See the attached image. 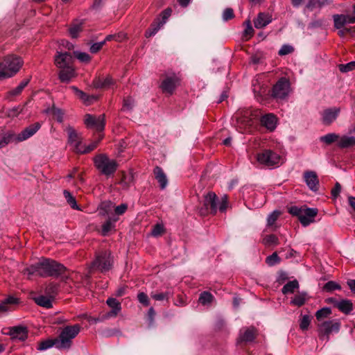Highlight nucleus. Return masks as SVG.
Instances as JSON below:
<instances>
[{
  "label": "nucleus",
  "mask_w": 355,
  "mask_h": 355,
  "mask_svg": "<svg viewBox=\"0 0 355 355\" xmlns=\"http://www.w3.org/2000/svg\"><path fill=\"white\" fill-rule=\"evenodd\" d=\"M304 207H299L297 206H291L288 208V213L293 216H297L300 220V216Z\"/></svg>",
  "instance_id": "obj_56"
},
{
  "label": "nucleus",
  "mask_w": 355,
  "mask_h": 355,
  "mask_svg": "<svg viewBox=\"0 0 355 355\" xmlns=\"http://www.w3.org/2000/svg\"><path fill=\"white\" fill-rule=\"evenodd\" d=\"M162 26L159 22L154 23L151 25L150 28L146 31L145 35L146 37H150L155 35Z\"/></svg>",
  "instance_id": "obj_46"
},
{
  "label": "nucleus",
  "mask_w": 355,
  "mask_h": 355,
  "mask_svg": "<svg viewBox=\"0 0 355 355\" xmlns=\"http://www.w3.org/2000/svg\"><path fill=\"white\" fill-rule=\"evenodd\" d=\"M67 271V269L63 264L53 259L42 257L37 262L26 268L23 273L27 275L28 278L31 275L42 277H60L62 281L66 282L69 278Z\"/></svg>",
  "instance_id": "obj_1"
},
{
  "label": "nucleus",
  "mask_w": 355,
  "mask_h": 355,
  "mask_svg": "<svg viewBox=\"0 0 355 355\" xmlns=\"http://www.w3.org/2000/svg\"><path fill=\"white\" fill-rule=\"evenodd\" d=\"M80 331V326L78 324L64 327L56 338V348L69 349L71 347L72 340L78 336Z\"/></svg>",
  "instance_id": "obj_3"
},
{
  "label": "nucleus",
  "mask_w": 355,
  "mask_h": 355,
  "mask_svg": "<svg viewBox=\"0 0 355 355\" xmlns=\"http://www.w3.org/2000/svg\"><path fill=\"white\" fill-rule=\"evenodd\" d=\"M340 322L338 320H328L318 325L319 336L321 339L329 340L330 334L339 331Z\"/></svg>",
  "instance_id": "obj_8"
},
{
  "label": "nucleus",
  "mask_w": 355,
  "mask_h": 355,
  "mask_svg": "<svg viewBox=\"0 0 355 355\" xmlns=\"http://www.w3.org/2000/svg\"><path fill=\"white\" fill-rule=\"evenodd\" d=\"M115 220L112 221L110 218H109L103 225L101 234L103 236H106L111 231V230L114 227V223Z\"/></svg>",
  "instance_id": "obj_45"
},
{
  "label": "nucleus",
  "mask_w": 355,
  "mask_h": 355,
  "mask_svg": "<svg viewBox=\"0 0 355 355\" xmlns=\"http://www.w3.org/2000/svg\"><path fill=\"white\" fill-rule=\"evenodd\" d=\"M111 311L107 313L108 317H116L121 310V303L115 298L110 297L106 301Z\"/></svg>",
  "instance_id": "obj_23"
},
{
  "label": "nucleus",
  "mask_w": 355,
  "mask_h": 355,
  "mask_svg": "<svg viewBox=\"0 0 355 355\" xmlns=\"http://www.w3.org/2000/svg\"><path fill=\"white\" fill-rule=\"evenodd\" d=\"M55 64L58 68H64L73 66V56L70 53L59 52L55 56Z\"/></svg>",
  "instance_id": "obj_14"
},
{
  "label": "nucleus",
  "mask_w": 355,
  "mask_h": 355,
  "mask_svg": "<svg viewBox=\"0 0 355 355\" xmlns=\"http://www.w3.org/2000/svg\"><path fill=\"white\" fill-rule=\"evenodd\" d=\"M23 64V60L19 56L8 55L0 58V80L10 78L15 75Z\"/></svg>",
  "instance_id": "obj_2"
},
{
  "label": "nucleus",
  "mask_w": 355,
  "mask_h": 355,
  "mask_svg": "<svg viewBox=\"0 0 355 355\" xmlns=\"http://www.w3.org/2000/svg\"><path fill=\"white\" fill-rule=\"evenodd\" d=\"M266 262L268 266H272L279 263L280 262V259L277 252H274L266 258Z\"/></svg>",
  "instance_id": "obj_50"
},
{
  "label": "nucleus",
  "mask_w": 355,
  "mask_h": 355,
  "mask_svg": "<svg viewBox=\"0 0 355 355\" xmlns=\"http://www.w3.org/2000/svg\"><path fill=\"white\" fill-rule=\"evenodd\" d=\"M336 308L345 314H349L353 310V304L349 300H341L336 304Z\"/></svg>",
  "instance_id": "obj_30"
},
{
  "label": "nucleus",
  "mask_w": 355,
  "mask_h": 355,
  "mask_svg": "<svg viewBox=\"0 0 355 355\" xmlns=\"http://www.w3.org/2000/svg\"><path fill=\"white\" fill-rule=\"evenodd\" d=\"M307 300V295L306 293H300L294 296L291 300V304L297 306L298 307L304 305Z\"/></svg>",
  "instance_id": "obj_31"
},
{
  "label": "nucleus",
  "mask_w": 355,
  "mask_h": 355,
  "mask_svg": "<svg viewBox=\"0 0 355 355\" xmlns=\"http://www.w3.org/2000/svg\"><path fill=\"white\" fill-rule=\"evenodd\" d=\"M74 54L80 62H89L91 60L90 55L87 53L76 51Z\"/></svg>",
  "instance_id": "obj_58"
},
{
  "label": "nucleus",
  "mask_w": 355,
  "mask_h": 355,
  "mask_svg": "<svg viewBox=\"0 0 355 355\" xmlns=\"http://www.w3.org/2000/svg\"><path fill=\"white\" fill-rule=\"evenodd\" d=\"M180 78L175 73H166L162 80L160 88L163 93L172 95L180 85Z\"/></svg>",
  "instance_id": "obj_6"
},
{
  "label": "nucleus",
  "mask_w": 355,
  "mask_h": 355,
  "mask_svg": "<svg viewBox=\"0 0 355 355\" xmlns=\"http://www.w3.org/2000/svg\"><path fill=\"white\" fill-rule=\"evenodd\" d=\"M340 108L332 107L324 110L322 113V122L324 125H329L331 124L340 113Z\"/></svg>",
  "instance_id": "obj_18"
},
{
  "label": "nucleus",
  "mask_w": 355,
  "mask_h": 355,
  "mask_svg": "<svg viewBox=\"0 0 355 355\" xmlns=\"http://www.w3.org/2000/svg\"><path fill=\"white\" fill-rule=\"evenodd\" d=\"M244 24L245 25V28L243 31V36L250 38L254 33V29L252 26L251 21L250 20H247L245 21Z\"/></svg>",
  "instance_id": "obj_53"
},
{
  "label": "nucleus",
  "mask_w": 355,
  "mask_h": 355,
  "mask_svg": "<svg viewBox=\"0 0 355 355\" xmlns=\"http://www.w3.org/2000/svg\"><path fill=\"white\" fill-rule=\"evenodd\" d=\"M51 112H52L53 115L55 116V118L58 122L62 123L63 121L64 112H62V110L61 109L57 108V107H53Z\"/></svg>",
  "instance_id": "obj_55"
},
{
  "label": "nucleus",
  "mask_w": 355,
  "mask_h": 355,
  "mask_svg": "<svg viewBox=\"0 0 355 355\" xmlns=\"http://www.w3.org/2000/svg\"><path fill=\"white\" fill-rule=\"evenodd\" d=\"M6 334L13 340L24 341L28 338V330L26 326L19 325L9 327Z\"/></svg>",
  "instance_id": "obj_13"
},
{
  "label": "nucleus",
  "mask_w": 355,
  "mask_h": 355,
  "mask_svg": "<svg viewBox=\"0 0 355 355\" xmlns=\"http://www.w3.org/2000/svg\"><path fill=\"white\" fill-rule=\"evenodd\" d=\"M340 286L333 281L327 282L323 287V289L328 292L333 291L334 290H340Z\"/></svg>",
  "instance_id": "obj_52"
},
{
  "label": "nucleus",
  "mask_w": 355,
  "mask_h": 355,
  "mask_svg": "<svg viewBox=\"0 0 355 355\" xmlns=\"http://www.w3.org/2000/svg\"><path fill=\"white\" fill-rule=\"evenodd\" d=\"M311 322V318L309 315H304L302 316L300 322V327L302 330L305 331L307 330Z\"/></svg>",
  "instance_id": "obj_54"
},
{
  "label": "nucleus",
  "mask_w": 355,
  "mask_h": 355,
  "mask_svg": "<svg viewBox=\"0 0 355 355\" xmlns=\"http://www.w3.org/2000/svg\"><path fill=\"white\" fill-rule=\"evenodd\" d=\"M101 138L102 137H100L97 141L92 142V144H90L88 146H83L82 144L78 153L84 154V153H87L91 152L92 150H93L94 149H95L96 148V146H97L98 142L100 141V140L101 139Z\"/></svg>",
  "instance_id": "obj_43"
},
{
  "label": "nucleus",
  "mask_w": 355,
  "mask_h": 355,
  "mask_svg": "<svg viewBox=\"0 0 355 355\" xmlns=\"http://www.w3.org/2000/svg\"><path fill=\"white\" fill-rule=\"evenodd\" d=\"M299 288V283L297 280H293L288 282L287 284H286L282 289V291L283 294L286 295L288 293H294L295 290Z\"/></svg>",
  "instance_id": "obj_33"
},
{
  "label": "nucleus",
  "mask_w": 355,
  "mask_h": 355,
  "mask_svg": "<svg viewBox=\"0 0 355 355\" xmlns=\"http://www.w3.org/2000/svg\"><path fill=\"white\" fill-rule=\"evenodd\" d=\"M331 313V310L329 307H324L315 313V317L318 320H321L323 318H327Z\"/></svg>",
  "instance_id": "obj_44"
},
{
  "label": "nucleus",
  "mask_w": 355,
  "mask_h": 355,
  "mask_svg": "<svg viewBox=\"0 0 355 355\" xmlns=\"http://www.w3.org/2000/svg\"><path fill=\"white\" fill-rule=\"evenodd\" d=\"M70 89L74 92V94L83 101L84 103L89 105L93 101L96 100V98L94 96H89L83 92L82 90L79 89L76 86H71Z\"/></svg>",
  "instance_id": "obj_27"
},
{
  "label": "nucleus",
  "mask_w": 355,
  "mask_h": 355,
  "mask_svg": "<svg viewBox=\"0 0 355 355\" xmlns=\"http://www.w3.org/2000/svg\"><path fill=\"white\" fill-rule=\"evenodd\" d=\"M214 300V296L207 291L202 292L199 297L198 301L202 305H207L211 304Z\"/></svg>",
  "instance_id": "obj_42"
},
{
  "label": "nucleus",
  "mask_w": 355,
  "mask_h": 355,
  "mask_svg": "<svg viewBox=\"0 0 355 355\" xmlns=\"http://www.w3.org/2000/svg\"><path fill=\"white\" fill-rule=\"evenodd\" d=\"M154 175L155 179L159 184L160 189H164L168 184V179L162 168L159 166H156L154 168Z\"/></svg>",
  "instance_id": "obj_25"
},
{
  "label": "nucleus",
  "mask_w": 355,
  "mask_h": 355,
  "mask_svg": "<svg viewBox=\"0 0 355 355\" xmlns=\"http://www.w3.org/2000/svg\"><path fill=\"white\" fill-rule=\"evenodd\" d=\"M19 303V299L13 296H9L0 302V313L11 311V306Z\"/></svg>",
  "instance_id": "obj_24"
},
{
  "label": "nucleus",
  "mask_w": 355,
  "mask_h": 355,
  "mask_svg": "<svg viewBox=\"0 0 355 355\" xmlns=\"http://www.w3.org/2000/svg\"><path fill=\"white\" fill-rule=\"evenodd\" d=\"M35 302L37 305L44 308L49 309L52 307V299L44 295H40L35 297Z\"/></svg>",
  "instance_id": "obj_32"
},
{
  "label": "nucleus",
  "mask_w": 355,
  "mask_h": 355,
  "mask_svg": "<svg viewBox=\"0 0 355 355\" xmlns=\"http://www.w3.org/2000/svg\"><path fill=\"white\" fill-rule=\"evenodd\" d=\"M113 204L111 201H103L98 206L99 214L105 216L108 214L113 208Z\"/></svg>",
  "instance_id": "obj_34"
},
{
  "label": "nucleus",
  "mask_w": 355,
  "mask_h": 355,
  "mask_svg": "<svg viewBox=\"0 0 355 355\" xmlns=\"http://www.w3.org/2000/svg\"><path fill=\"white\" fill-rule=\"evenodd\" d=\"M334 25L336 29H341L346 25L344 15L336 14L333 15Z\"/></svg>",
  "instance_id": "obj_41"
},
{
  "label": "nucleus",
  "mask_w": 355,
  "mask_h": 355,
  "mask_svg": "<svg viewBox=\"0 0 355 355\" xmlns=\"http://www.w3.org/2000/svg\"><path fill=\"white\" fill-rule=\"evenodd\" d=\"M257 334V329L253 327H248L241 330L239 340L242 342H252L254 340Z\"/></svg>",
  "instance_id": "obj_20"
},
{
  "label": "nucleus",
  "mask_w": 355,
  "mask_h": 355,
  "mask_svg": "<svg viewBox=\"0 0 355 355\" xmlns=\"http://www.w3.org/2000/svg\"><path fill=\"white\" fill-rule=\"evenodd\" d=\"M113 265V257L109 250L100 251L96 253L95 259L91 263L90 269L105 272L110 270Z\"/></svg>",
  "instance_id": "obj_4"
},
{
  "label": "nucleus",
  "mask_w": 355,
  "mask_h": 355,
  "mask_svg": "<svg viewBox=\"0 0 355 355\" xmlns=\"http://www.w3.org/2000/svg\"><path fill=\"white\" fill-rule=\"evenodd\" d=\"M137 299L141 304L146 306H148L150 304L148 295L143 292L138 293Z\"/></svg>",
  "instance_id": "obj_63"
},
{
  "label": "nucleus",
  "mask_w": 355,
  "mask_h": 355,
  "mask_svg": "<svg viewBox=\"0 0 355 355\" xmlns=\"http://www.w3.org/2000/svg\"><path fill=\"white\" fill-rule=\"evenodd\" d=\"M59 79L62 83H69L75 76V70L73 66L60 68Z\"/></svg>",
  "instance_id": "obj_22"
},
{
  "label": "nucleus",
  "mask_w": 355,
  "mask_h": 355,
  "mask_svg": "<svg viewBox=\"0 0 355 355\" xmlns=\"http://www.w3.org/2000/svg\"><path fill=\"white\" fill-rule=\"evenodd\" d=\"M257 159L260 164L268 166L278 165L281 162L280 155L270 149L263 150L257 154Z\"/></svg>",
  "instance_id": "obj_7"
},
{
  "label": "nucleus",
  "mask_w": 355,
  "mask_h": 355,
  "mask_svg": "<svg viewBox=\"0 0 355 355\" xmlns=\"http://www.w3.org/2000/svg\"><path fill=\"white\" fill-rule=\"evenodd\" d=\"M83 21H76L69 28V31L70 35L73 38H76L78 33L82 31Z\"/></svg>",
  "instance_id": "obj_38"
},
{
  "label": "nucleus",
  "mask_w": 355,
  "mask_h": 355,
  "mask_svg": "<svg viewBox=\"0 0 355 355\" xmlns=\"http://www.w3.org/2000/svg\"><path fill=\"white\" fill-rule=\"evenodd\" d=\"M218 197L214 192H209L204 199L205 209L200 210L201 214H207L208 211L215 214L218 210Z\"/></svg>",
  "instance_id": "obj_11"
},
{
  "label": "nucleus",
  "mask_w": 355,
  "mask_h": 355,
  "mask_svg": "<svg viewBox=\"0 0 355 355\" xmlns=\"http://www.w3.org/2000/svg\"><path fill=\"white\" fill-rule=\"evenodd\" d=\"M324 6V3L320 0H309L307 3L306 8L310 10H312L313 8L318 7L321 8Z\"/></svg>",
  "instance_id": "obj_59"
},
{
  "label": "nucleus",
  "mask_w": 355,
  "mask_h": 355,
  "mask_svg": "<svg viewBox=\"0 0 355 355\" xmlns=\"http://www.w3.org/2000/svg\"><path fill=\"white\" fill-rule=\"evenodd\" d=\"M64 196L67 202V203L70 205V207L76 210H80V207L77 205L76 200L75 198L72 196V194L67 190H64L63 191Z\"/></svg>",
  "instance_id": "obj_37"
},
{
  "label": "nucleus",
  "mask_w": 355,
  "mask_h": 355,
  "mask_svg": "<svg viewBox=\"0 0 355 355\" xmlns=\"http://www.w3.org/2000/svg\"><path fill=\"white\" fill-rule=\"evenodd\" d=\"M85 123L89 128L95 129L98 132L104 130L105 121V115L101 114L98 116L87 114L85 116Z\"/></svg>",
  "instance_id": "obj_10"
},
{
  "label": "nucleus",
  "mask_w": 355,
  "mask_h": 355,
  "mask_svg": "<svg viewBox=\"0 0 355 355\" xmlns=\"http://www.w3.org/2000/svg\"><path fill=\"white\" fill-rule=\"evenodd\" d=\"M293 51L294 49L292 46L288 44H284L281 47L278 53L279 55H286L289 53H291Z\"/></svg>",
  "instance_id": "obj_62"
},
{
  "label": "nucleus",
  "mask_w": 355,
  "mask_h": 355,
  "mask_svg": "<svg viewBox=\"0 0 355 355\" xmlns=\"http://www.w3.org/2000/svg\"><path fill=\"white\" fill-rule=\"evenodd\" d=\"M114 84V80L110 76L105 78H96L93 81L94 87L96 88H107Z\"/></svg>",
  "instance_id": "obj_26"
},
{
  "label": "nucleus",
  "mask_w": 355,
  "mask_h": 355,
  "mask_svg": "<svg viewBox=\"0 0 355 355\" xmlns=\"http://www.w3.org/2000/svg\"><path fill=\"white\" fill-rule=\"evenodd\" d=\"M280 215V212L277 210L273 211L270 213L267 218V225L268 226H272L275 224V221L277 220Z\"/></svg>",
  "instance_id": "obj_48"
},
{
  "label": "nucleus",
  "mask_w": 355,
  "mask_h": 355,
  "mask_svg": "<svg viewBox=\"0 0 355 355\" xmlns=\"http://www.w3.org/2000/svg\"><path fill=\"white\" fill-rule=\"evenodd\" d=\"M54 345L56 347V338L53 340L48 339L38 344L37 349L39 351H44L48 349H50Z\"/></svg>",
  "instance_id": "obj_40"
},
{
  "label": "nucleus",
  "mask_w": 355,
  "mask_h": 355,
  "mask_svg": "<svg viewBox=\"0 0 355 355\" xmlns=\"http://www.w3.org/2000/svg\"><path fill=\"white\" fill-rule=\"evenodd\" d=\"M94 165L103 175L109 176L114 173L117 168L116 161L110 159L105 155H98L94 158Z\"/></svg>",
  "instance_id": "obj_5"
},
{
  "label": "nucleus",
  "mask_w": 355,
  "mask_h": 355,
  "mask_svg": "<svg viewBox=\"0 0 355 355\" xmlns=\"http://www.w3.org/2000/svg\"><path fill=\"white\" fill-rule=\"evenodd\" d=\"M222 17L225 21L233 19L234 17L233 9L230 8H225L223 12Z\"/></svg>",
  "instance_id": "obj_60"
},
{
  "label": "nucleus",
  "mask_w": 355,
  "mask_h": 355,
  "mask_svg": "<svg viewBox=\"0 0 355 355\" xmlns=\"http://www.w3.org/2000/svg\"><path fill=\"white\" fill-rule=\"evenodd\" d=\"M340 136L336 133H329L324 136L320 137V141L326 144L327 145H330L336 141L338 142V139Z\"/></svg>",
  "instance_id": "obj_35"
},
{
  "label": "nucleus",
  "mask_w": 355,
  "mask_h": 355,
  "mask_svg": "<svg viewBox=\"0 0 355 355\" xmlns=\"http://www.w3.org/2000/svg\"><path fill=\"white\" fill-rule=\"evenodd\" d=\"M289 89V81L286 78H282L273 86L272 96L277 100L285 99L288 95Z\"/></svg>",
  "instance_id": "obj_9"
},
{
  "label": "nucleus",
  "mask_w": 355,
  "mask_h": 355,
  "mask_svg": "<svg viewBox=\"0 0 355 355\" xmlns=\"http://www.w3.org/2000/svg\"><path fill=\"white\" fill-rule=\"evenodd\" d=\"M164 232V227L162 225L156 224L151 232V234L154 236H157L160 235Z\"/></svg>",
  "instance_id": "obj_64"
},
{
  "label": "nucleus",
  "mask_w": 355,
  "mask_h": 355,
  "mask_svg": "<svg viewBox=\"0 0 355 355\" xmlns=\"http://www.w3.org/2000/svg\"><path fill=\"white\" fill-rule=\"evenodd\" d=\"M261 123L270 131H273L277 126V117L273 114H267L261 118Z\"/></svg>",
  "instance_id": "obj_21"
},
{
  "label": "nucleus",
  "mask_w": 355,
  "mask_h": 355,
  "mask_svg": "<svg viewBox=\"0 0 355 355\" xmlns=\"http://www.w3.org/2000/svg\"><path fill=\"white\" fill-rule=\"evenodd\" d=\"M29 81H30L29 78L23 80L19 84V85L17 87H16L15 88L11 89L9 92V94L10 96H17V95H19V94H21V92L23 91V89L27 86V85L28 84Z\"/></svg>",
  "instance_id": "obj_39"
},
{
  "label": "nucleus",
  "mask_w": 355,
  "mask_h": 355,
  "mask_svg": "<svg viewBox=\"0 0 355 355\" xmlns=\"http://www.w3.org/2000/svg\"><path fill=\"white\" fill-rule=\"evenodd\" d=\"M339 70L343 73H347L355 69V61L350 62L346 64H339Z\"/></svg>",
  "instance_id": "obj_51"
},
{
  "label": "nucleus",
  "mask_w": 355,
  "mask_h": 355,
  "mask_svg": "<svg viewBox=\"0 0 355 355\" xmlns=\"http://www.w3.org/2000/svg\"><path fill=\"white\" fill-rule=\"evenodd\" d=\"M41 128V123L36 122L24 128L18 135H15V141L21 142L33 136Z\"/></svg>",
  "instance_id": "obj_12"
},
{
  "label": "nucleus",
  "mask_w": 355,
  "mask_h": 355,
  "mask_svg": "<svg viewBox=\"0 0 355 355\" xmlns=\"http://www.w3.org/2000/svg\"><path fill=\"white\" fill-rule=\"evenodd\" d=\"M317 214L318 209L316 208L304 207L299 220L303 226L306 227L314 222V218Z\"/></svg>",
  "instance_id": "obj_16"
},
{
  "label": "nucleus",
  "mask_w": 355,
  "mask_h": 355,
  "mask_svg": "<svg viewBox=\"0 0 355 355\" xmlns=\"http://www.w3.org/2000/svg\"><path fill=\"white\" fill-rule=\"evenodd\" d=\"M251 112L248 110H239L234 115V117L238 123H241L243 125H251L252 119Z\"/></svg>",
  "instance_id": "obj_19"
},
{
  "label": "nucleus",
  "mask_w": 355,
  "mask_h": 355,
  "mask_svg": "<svg viewBox=\"0 0 355 355\" xmlns=\"http://www.w3.org/2000/svg\"><path fill=\"white\" fill-rule=\"evenodd\" d=\"M67 131L69 144L73 147V150L78 153L82 146L81 136L71 127L67 128Z\"/></svg>",
  "instance_id": "obj_17"
},
{
  "label": "nucleus",
  "mask_w": 355,
  "mask_h": 355,
  "mask_svg": "<svg viewBox=\"0 0 355 355\" xmlns=\"http://www.w3.org/2000/svg\"><path fill=\"white\" fill-rule=\"evenodd\" d=\"M304 180L310 190L314 192L318 191L319 180L315 171H308L304 172Z\"/></svg>",
  "instance_id": "obj_15"
},
{
  "label": "nucleus",
  "mask_w": 355,
  "mask_h": 355,
  "mask_svg": "<svg viewBox=\"0 0 355 355\" xmlns=\"http://www.w3.org/2000/svg\"><path fill=\"white\" fill-rule=\"evenodd\" d=\"M263 243L266 245H277L279 244V240L275 234H270L263 239Z\"/></svg>",
  "instance_id": "obj_47"
},
{
  "label": "nucleus",
  "mask_w": 355,
  "mask_h": 355,
  "mask_svg": "<svg viewBox=\"0 0 355 355\" xmlns=\"http://www.w3.org/2000/svg\"><path fill=\"white\" fill-rule=\"evenodd\" d=\"M135 105V101L131 97H127L123 100V110H131Z\"/></svg>",
  "instance_id": "obj_57"
},
{
  "label": "nucleus",
  "mask_w": 355,
  "mask_h": 355,
  "mask_svg": "<svg viewBox=\"0 0 355 355\" xmlns=\"http://www.w3.org/2000/svg\"><path fill=\"white\" fill-rule=\"evenodd\" d=\"M15 141V134L6 132L0 135V148L6 146L9 143Z\"/></svg>",
  "instance_id": "obj_36"
},
{
  "label": "nucleus",
  "mask_w": 355,
  "mask_h": 355,
  "mask_svg": "<svg viewBox=\"0 0 355 355\" xmlns=\"http://www.w3.org/2000/svg\"><path fill=\"white\" fill-rule=\"evenodd\" d=\"M25 107V105H19L17 107H15L8 111V115L10 116H17L19 114L22 113L24 112V109Z\"/></svg>",
  "instance_id": "obj_61"
},
{
  "label": "nucleus",
  "mask_w": 355,
  "mask_h": 355,
  "mask_svg": "<svg viewBox=\"0 0 355 355\" xmlns=\"http://www.w3.org/2000/svg\"><path fill=\"white\" fill-rule=\"evenodd\" d=\"M169 293H151L150 297L157 301H164L168 300Z\"/></svg>",
  "instance_id": "obj_49"
},
{
  "label": "nucleus",
  "mask_w": 355,
  "mask_h": 355,
  "mask_svg": "<svg viewBox=\"0 0 355 355\" xmlns=\"http://www.w3.org/2000/svg\"><path fill=\"white\" fill-rule=\"evenodd\" d=\"M337 145L341 148L354 146H355V137L353 136H343L338 139Z\"/></svg>",
  "instance_id": "obj_29"
},
{
  "label": "nucleus",
  "mask_w": 355,
  "mask_h": 355,
  "mask_svg": "<svg viewBox=\"0 0 355 355\" xmlns=\"http://www.w3.org/2000/svg\"><path fill=\"white\" fill-rule=\"evenodd\" d=\"M271 17L265 13H259L257 17L254 20V24L256 28H262L271 22Z\"/></svg>",
  "instance_id": "obj_28"
}]
</instances>
